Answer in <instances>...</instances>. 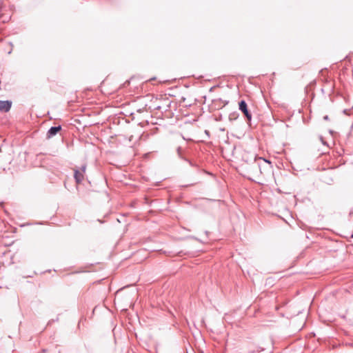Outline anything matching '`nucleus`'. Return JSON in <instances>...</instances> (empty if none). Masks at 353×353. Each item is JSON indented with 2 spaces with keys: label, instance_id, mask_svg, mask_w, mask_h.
Here are the masks:
<instances>
[{
  "label": "nucleus",
  "instance_id": "nucleus-7",
  "mask_svg": "<svg viewBox=\"0 0 353 353\" xmlns=\"http://www.w3.org/2000/svg\"><path fill=\"white\" fill-rule=\"evenodd\" d=\"M176 152H177L178 156L180 158H182V148L181 147L177 148Z\"/></svg>",
  "mask_w": 353,
  "mask_h": 353
},
{
  "label": "nucleus",
  "instance_id": "nucleus-5",
  "mask_svg": "<svg viewBox=\"0 0 353 353\" xmlns=\"http://www.w3.org/2000/svg\"><path fill=\"white\" fill-rule=\"evenodd\" d=\"M263 350V348L255 344H250L248 346V353H259Z\"/></svg>",
  "mask_w": 353,
  "mask_h": 353
},
{
  "label": "nucleus",
  "instance_id": "nucleus-8",
  "mask_svg": "<svg viewBox=\"0 0 353 353\" xmlns=\"http://www.w3.org/2000/svg\"><path fill=\"white\" fill-rule=\"evenodd\" d=\"M323 119H324V120H326V121L329 120V117H328V116H327V115L324 116V117H323Z\"/></svg>",
  "mask_w": 353,
  "mask_h": 353
},
{
  "label": "nucleus",
  "instance_id": "nucleus-9",
  "mask_svg": "<svg viewBox=\"0 0 353 353\" xmlns=\"http://www.w3.org/2000/svg\"><path fill=\"white\" fill-rule=\"evenodd\" d=\"M261 160H263L265 162H267V163H270V162L269 161H268V160H265V159H262V158H259V161H261Z\"/></svg>",
  "mask_w": 353,
  "mask_h": 353
},
{
  "label": "nucleus",
  "instance_id": "nucleus-1",
  "mask_svg": "<svg viewBox=\"0 0 353 353\" xmlns=\"http://www.w3.org/2000/svg\"><path fill=\"white\" fill-rule=\"evenodd\" d=\"M86 170V165L83 164L79 169L74 170V178L77 183H81L84 179V174Z\"/></svg>",
  "mask_w": 353,
  "mask_h": 353
},
{
  "label": "nucleus",
  "instance_id": "nucleus-10",
  "mask_svg": "<svg viewBox=\"0 0 353 353\" xmlns=\"http://www.w3.org/2000/svg\"><path fill=\"white\" fill-rule=\"evenodd\" d=\"M351 237L353 238V233L352 234Z\"/></svg>",
  "mask_w": 353,
  "mask_h": 353
},
{
  "label": "nucleus",
  "instance_id": "nucleus-6",
  "mask_svg": "<svg viewBox=\"0 0 353 353\" xmlns=\"http://www.w3.org/2000/svg\"><path fill=\"white\" fill-rule=\"evenodd\" d=\"M250 168L253 174H256L258 172H261V166L259 163L254 159V162L250 165Z\"/></svg>",
  "mask_w": 353,
  "mask_h": 353
},
{
  "label": "nucleus",
  "instance_id": "nucleus-3",
  "mask_svg": "<svg viewBox=\"0 0 353 353\" xmlns=\"http://www.w3.org/2000/svg\"><path fill=\"white\" fill-rule=\"evenodd\" d=\"M12 107V101H1L0 100V111L8 112Z\"/></svg>",
  "mask_w": 353,
  "mask_h": 353
},
{
  "label": "nucleus",
  "instance_id": "nucleus-4",
  "mask_svg": "<svg viewBox=\"0 0 353 353\" xmlns=\"http://www.w3.org/2000/svg\"><path fill=\"white\" fill-rule=\"evenodd\" d=\"M61 130V126H52L51 127L47 133L48 138H51L52 137L56 135L60 130Z\"/></svg>",
  "mask_w": 353,
  "mask_h": 353
},
{
  "label": "nucleus",
  "instance_id": "nucleus-2",
  "mask_svg": "<svg viewBox=\"0 0 353 353\" xmlns=\"http://www.w3.org/2000/svg\"><path fill=\"white\" fill-rule=\"evenodd\" d=\"M239 108L244 114L247 119L250 121L252 119V114L249 112L247 103L244 100H241L239 103Z\"/></svg>",
  "mask_w": 353,
  "mask_h": 353
}]
</instances>
